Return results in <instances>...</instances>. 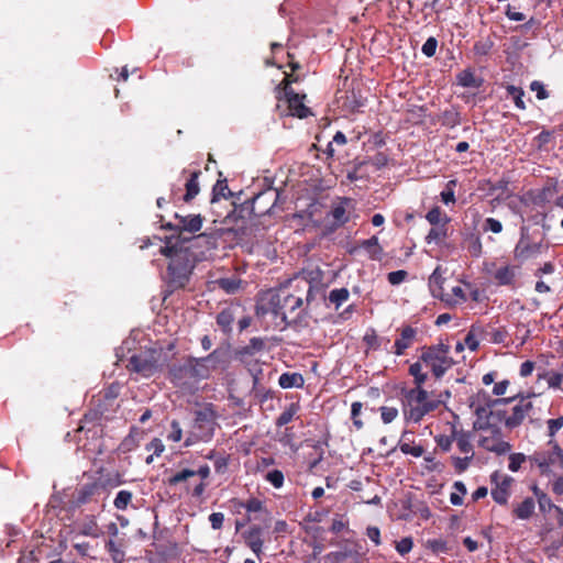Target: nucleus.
Returning <instances> with one entry per match:
<instances>
[{
    "label": "nucleus",
    "instance_id": "nucleus-38",
    "mask_svg": "<svg viewBox=\"0 0 563 563\" xmlns=\"http://www.w3.org/2000/svg\"><path fill=\"white\" fill-rule=\"evenodd\" d=\"M531 490L538 501L539 508L542 512H547L550 510H555L556 505H554L551 500V498L548 496L547 493H544L542 489H540L537 485H532Z\"/></svg>",
    "mask_w": 563,
    "mask_h": 563
},
{
    "label": "nucleus",
    "instance_id": "nucleus-8",
    "mask_svg": "<svg viewBox=\"0 0 563 563\" xmlns=\"http://www.w3.org/2000/svg\"><path fill=\"white\" fill-rule=\"evenodd\" d=\"M529 462L539 470L541 475L551 473L552 467L563 470V448L558 441H548L545 448L529 455Z\"/></svg>",
    "mask_w": 563,
    "mask_h": 563
},
{
    "label": "nucleus",
    "instance_id": "nucleus-42",
    "mask_svg": "<svg viewBox=\"0 0 563 563\" xmlns=\"http://www.w3.org/2000/svg\"><path fill=\"white\" fill-rule=\"evenodd\" d=\"M234 318L235 316L233 310L231 308H225L218 313L217 323L224 332H230Z\"/></svg>",
    "mask_w": 563,
    "mask_h": 563
},
{
    "label": "nucleus",
    "instance_id": "nucleus-24",
    "mask_svg": "<svg viewBox=\"0 0 563 563\" xmlns=\"http://www.w3.org/2000/svg\"><path fill=\"white\" fill-rule=\"evenodd\" d=\"M241 196H242V192L234 195L229 189L228 181L225 178L218 179L217 183L213 185L210 202L216 203L222 198H224V199L232 198V202H231V205L233 207L232 211H238L239 207H240L239 205L242 201Z\"/></svg>",
    "mask_w": 563,
    "mask_h": 563
},
{
    "label": "nucleus",
    "instance_id": "nucleus-32",
    "mask_svg": "<svg viewBox=\"0 0 563 563\" xmlns=\"http://www.w3.org/2000/svg\"><path fill=\"white\" fill-rule=\"evenodd\" d=\"M462 246L472 257H479L483 253V245L477 233H468L465 235Z\"/></svg>",
    "mask_w": 563,
    "mask_h": 563
},
{
    "label": "nucleus",
    "instance_id": "nucleus-14",
    "mask_svg": "<svg viewBox=\"0 0 563 563\" xmlns=\"http://www.w3.org/2000/svg\"><path fill=\"white\" fill-rule=\"evenodd\" d=\"M490 495L495 503L506 506L512 493L515 478L500 471L490 474Z\"/></svg>",
    "mask_w": 563,
    "mask_h": 563
},
{
    "label": "nucleus",
    "instance_id": "nucleus-56",
    "mask_svg": "<svg viewBox=\"0 0 563 563\" xmlns=\"http://www.w3.org/2000/svg\"><path fill=\"white\" fill-rule=\"evenodd\" d=\"M132 500V494L129 490H120L113 501L114 507L120 510L126 509Z\"/></svg>",
    "mask_w": 563,
    "mask_h": 563
},
{
    "label": "nucleus",
    "instance_id": "nucleus-13",
    "mask_svg": "<svg viewBox=\"0 0 563 563\" xmlns=\"http://www.w3.org/2000/svg\"><path fill=\"white\" fill-rule=\"evenodd\" d=\"M549 249V244L543 241L541 236L539 240H533L528 235V228H521V238L518 241L515 250L514 256L520 263H523L528 260L536 258L543 252H547Z\"/></svg>",
    "mask_w": 563,
    "mask_h": 563
},
{
    "label": "nucleus",
    "instance_id": "nucleus-39",
    "mask_svg": "<svg viewBox=\"0 0 563 563\" xmlns=\"http://www.w3.org/2000/svg\"><path fill=\"white\" fill-rule=\"evenodd\" d=\"M196 475L199 476L201 481L192 488L191 495L194 497H200L207 488V483L205 481L210 476V467L207 464L201 465L197 471H195V476Z\"/></svg>",
    "mask_w": 563,
    "mask_h": 563
},
{
    "label": "nucleus",
    "instance_id": "nucleus-59",
    "mask_svg": "<svg viewBox=\"0 0 563 563\" xmlns=\"http://www.w3.org/2000/svg\"><path fill=\"white\" fill-rule=\"evenodd\" d=\"M265 479L269 482L275 488H280L284 485V474L279 470L269 471L265 475Z\"/></svg>",
    "mask_w": 563,
    "mask_h": 563
},
{
    "label": "nucleus",
    "instance_id": "nucleus-31",
    "mask_svg": "<svg viewBox=\"0 0 563 563\" xmlns=\"http://www.w3.org/2000/svg\"><path fill=\"white\" fill-rule=\"evenodd\" d=\"M213 354L208 355L207 357L202 358H195L190 361L189 366L181 368L180 371H184L191 376H198V377H208L209 369L206 366V363L211 358Z\"/></svg>",
    "mask_w": 563,
    "mask_h": 563
},
{
    "label": "nucleus",
    "instance_id": "nucleus-54",
    "mask_svg": "<svg viewBox=\"0 0 563 563\" xmlns=\"http://www.w3.org/2000/svg\"><path fill=\"white\" fill-rule=\"evenodd\" d=\"M264 347H265V342L263 339L252 338L250 340L249 344L243 347L242 352L247 355H253L256 352L264 350Z\"/></svg>",
    "mask_w": 563,
    "mask_h": 563
},
{
    "label": "nucleus",
    "instance_id": "nucleus-19",
    "mask_svg": "<svg viewBox=\"0 0 563 563\" xmlns=\"http://www.w3.org/2000/svg\"><path fill=\"white\" fill-rule=\"evenodd\" d=\"M186 174H188V177L186 178V181L184 184L185 192L181 194V189H178L177 191L173 190L172 197H173L174 202H177L180 200H183L185 202H190L199 194L200 188H199L198 178L201 175V170L196 169V170L189 172L187 169H183L181 175L184 176Z\"/></svg>",
    "mask_w": 563,
    "mask_h": 563
},
{
    "label": "nucleus",
    "instance_id": "nucleus-48",
    "mask_svg": "<svg viewBox=\"0 0 563 563\" xmlns=\"http://www.w3.org/2000/svg\"><path fill=\"white\" fill-rule=\"evenodd\" d=\"M195 476V471L189 468H184L176 472L173 476H170L167 481L169 486H175L179 483L187 482L190 477Z\"/></svg>",
    "mask_w": 563,
    "mask_h": 563
},
{
    "label": "nucleus",
    "instance_id": "nucleus-21",
    "mask_svg": "<svg viewBox=\"0 0 563 563\" xmlns=\"http://www.w3.org/2000/svg\"><path fill=\"white\" fill-rule=\"evenodd\" d=\"M519 275V266L501 264L495 265V269L492 274L494 283L498 286H507L515 288L517 286Z\"/></svg>",
    "mask_w": 563,
    "mask_h": 563
},
{
    "label": "nucleus",
    "instance_id": "nucleus-11",
    "mask_svg": "<svg viewBox=\"0 0 563 563\" xmlns=\"http://www.w3.org/2000/svg\"><path fill=\"white\" fill-rule=\"evenodd\" d=\"M500 406H507V400L505 398H496L485 389H478L471 397V407L474 409L477 418L476 421H494L493 412L498 410Z\"/></svg>",
    "mask_w": 563,
    "mask_h": 563
},
{
    "label": "nucleus",
    "instance_id": "nucleus-9",
    "mask_svg": "<svg viewBox=\"0 0 563 563\" xmlns=\"http://www.w3.org/2000/svg\"><path fill=\"white\" fill-rule=\"evenodd\" d=\"M164 363L165 356L162 351L146 350L132 355L129 358L126 368L143 377H151L162 369Z\"/></svg>",
    "mask_w": 563,
    "mask_h": 563
},
{
    "label": "nucleus",
    "instance_id": "nucleus-64",
    "mask_svg": "<svg viewBox=\"0 0 563 563\" xmlns=\"http://www.w3.org/2000/svg\"><path fill=\"white\" fill-rule=\"evenodd\" d=\"M494 43L492 41H478L474 44V53L479 56L487 55Z\"/></svg>",
    "mask_w": 563,
    "mask_h": 563
},
{
    "label": "nucleus",
    "instance_id": "nucleus-45",
    "mask_svg": "<svg viewBox=\"0 0 563 563\" xmlns=\"http://www.w3.org/2000/svg\"><path fill=\"white\" fill-rule=\"evenodd\" d=\"M506 91H507V96L512 98L515 106L518 109H520V110L526 109V104L523 101L525 91L522 88L516 87L514 85H508L506 87Z\"/></svg>",
    "mask_w": 563,
    "mask_h": 563
},
{
    "label": "nucleus",
    "instance_id": "nucleus-3",
    "mask_svg": "<svg viewBox=\"0 0 563 563\" xmlns=\"http://www.w3.org/2000/svg\"><path fill=\"white\" fill-rule=\"evenodd\" d=\"M163 255L170 258L168 264V274L170 282L176 287H184L188 282L192 269V262L188 249L169 245V243L161 249Z\"/></svg>",
    "mask_w": 563,
    "mask_h": 563
},
{
    "label": "nucleus",
    "instance_id": "nucleus-52",
    "mask_svg": "<svg viewBox=\"0 0 563 563\" xmlns=\"http://www.w3.org/2000/svg\"><path fill=\"white\" fill-rule=\"evenodd\" d=\"M527 460H529V456L523 453H511L508 457V468L511 472H518Z\"/></svg>",
    "mask_w": 563,
    "mask_h": 563
},
{
    "label": "nucleus",
    "instance_id": "nucleus-17",
    "mask_svg": "<svg viewBox=\"0 0 563 563\" xmlns=\"http://www.w3.org/2000/svg\"><path fill=\"white\" fill-rule=\"evenodd\" d=\"M282 300H283V289H280V290L268 289V290L262 291L258 295V298L256 301V314L265 316L267 313H272L275 317L280 318Z\"/></svg>",
    "mask_w": 563,
    "mask_h": 563
},
{
    "label": "nucleus",
    "instance_id": "nucleus-58",
    "mask_svg": "<svg viewBox=\"0 0 563 563\" xmlns=\"http://www.w3.org/2000/svg\"><path fill=\"white\" fill-rule=\"evenodd\" d=\"M347 527H349L347 519H345L343 515H336L332 519L330 531L335 534H339V533H342L344 530H346Z\"/></svg>",
    "mask_w": 563,
    "mask_h": 563
},
{
    "label": "nucleus",
    "instance_id": "nucleus-61",
    "mask_svg": "<svg viewBox=\"0 0 563 563\" xmlns=\"http://www.w3.org/2000/svg\"><path fill=\"white\" fill-rule=\"evenodd\" d=\"M451 460L455 471L457 473H463L467 470L473 457L471 455H465L464 457L452 456Z\"/></svg>",
    "mask_w": 563,
    "mask_h": 563
},
{
    "label": "nucleus",
    "instance_id": "nucleus-36",
    "mask_svg": "<svg viewBox=\"0 0 563 563\" xmlns=\"http://www.w3.org/2000/svg\"><path fill=\"white\" fill-rule=\"evenodd\" d=\"M216 284L227 294H235L241 289L243 280L238 276H231L219 278Z\"/></svg>",
    "mask_w": 563,
    "mask_h": 563
},
{
    "label": "nucleus",
    "instance_id": "nucleus-40",
    "mask_svg": "<svg viewBox=\"0 0 563 563\" xmlns=\"http://www.w3.org/2000/svg\"><path fill=\"white\" fill-rule=\"evenodd\" d=\"M454 435H455L456 445H457L459 450L461 451V453H463L465 455H471L473 457L474 451H473V445L471 442L470 434L465 433L463 431H454Z\"/></svg>",
    "mask_w": 563,
    "mask_h": 563
},
{
    "label": "nucleus",
    "instance_id": "nucleus-57",
    "mask_svg": "<svg viewBox=\"0 0 563 563\" xmlns=\"http://www.w3.org/2000/svg\"><path fill=\"white\" fill-rule=\"evenodd\" d=\"M456 187V180L455 179H452V180H449L445 185V188L444 190L441 191V200L448 205L450 202H454L455 201V197H454V189Z\"/></svg>",
    "mask_w": 563,
    "mask_h": 563
},
{
    "label": "nucleus",
    "instance_id": "nucleus-25",
    "mask_svg": "<svg viewBox=\"0 0 563 563\" xmlns=\"http://www.w3.org/2000/svg\"><path fill=\"white\" fill-rule=\"evenodd\" d=\"M263 529L254 525L243 532L242 537L245 544L252 550V552L261 560L263 555L264 540L262 539Z\"/></svg>",
    "mask_w": 563,
    "mask_h": 563
},
{
    "label": "nucleus",
    "instance_id": "nucleus-12",
    "mask_svg": "<svg viewBox=\"0 0 563 563\" xmlns=\"http://www.w3.org/2000/svg\"><path fill=\"white\" fill-rule=\"evenodd\" d=\"M280 195L277 188L268 187L241 201L238 211H273L278 206Z\"/></svg>",
    "mask_w": 563,
    "mask_h": 563
},
{
    "label": "nucleus",
    "instance_id": "nucleus-47",
    "mask_svg": "<svg viewBox=\"0 0 563 563\" xmlns=\"http://www.w3.org/2000/svg\"><path fill=\"white\" fill-rule=\"evenodd\" d=\"M441 123L448 128H454L461 123L460 114L456 110H445L442 113Z\"/></svg>",
    "mask_w": 563,
    "mask_h": 563
},
{
    "label": "nucleus",
    "instance_id": "nucleus-26",
    "mask_svg": "<svg viewBox=\"0 0 563 563\" xmlns=\"http://www.w3.org/2000/svg\"><path fill=\"white\" fill-rule=\"evenodd\" d=\"M556 184L558 180L549 179L541 189L531 192L533 203L539 207H545L547 205L554 203Z\"/></svg>",
    "mask_w": 563,
    "mask_h": 563
},
{
    "label": "nucleus",
    "instance_id": "nucleus-28",
    "mask_svg": "<svg viewBox=\"0 0 563 563\" xmlns=\"http://www.w3.org/2000/svg\"><path fill=\"white\" fill-rule=\"evenodd\" d=\"M536 512V499L526 497L520 501L511 505V516L519 520H530Z\"/></svg>",
    "mask_w": 563,
    "mask_h": 563
},
{
    "label": "nucleus",
    "instance_id": "nucleus-2",
    "mask_svg": "<svg viewBox=\"0 0 563 563\" xmlns=\"http://www.w3.org/2000/svg\"><path fill=\"white\" fill-rule=\"evenodd\" d=\"M534 394H517L505 398L507 406L494 411V422L501 423L507 430L512 431L525 423L534 411L532 397Z\"/></svg>",
    "mask_w": 563,
    "mask_h": 563
},
{
    "label": "nucleus",
    "instance_id": "nucleus-5",
    "mask_svg": "<svg viewBox=\"0 0 563 563\" xmlns=\"http://www.w3.org/2000/svg\"><path fill=\"white\" fill-rule=\"evenodd\" d=\"M497 422L475 421L474 429L478 431V446L485 451L493 452L497 455H504L511 451V444L504 440L500 428Z\"/></svg>",
    "mask_w": 563,
    "mask_h": 563
},
{
    "label": "nucleus",
    "instance_id": "nucleus-22",
    "mask_svg": "<svg viewBox=\"0 0 563 563\" xmlns=\"http://www.w3.org/2000/svg\"><path fill=\"white\" fill-rule=\"evenodd\" d=\"M285 98L291 117L306 119L313 114L311 109L305 104L306 95L297 93L292 88H289Z\"/></svg>",
    "mask_w": 563,
    "mask_h": 563
},
{
    "label": "nucleus",
    "instance_id": "nucleus-4",
    "mask_svg": "<svg viewBox=\"0 0 563 563\" xmlns=\"http://www.w3.org/2000/svg\"><path fill=\"white\" fill-rule=\"evenodd\" d=\"M217 427V413L212 405H206L195 412L194 423L185 439L184 446L189 448L199 442H208L213 438Z\"/></svg>",
    "mask_w": 563,
    "mask_h": 563
},
{
    "label": "nucleus",
    "instance_id": "nucleus-33",
    "mask_svg": "<svg viewBox=\"0 0 563 563\" xmlns=\"http://www.w3.org/2000/svg\"><path fill=\"white\" fill-rule=\"evenodd\" d=\"M361 247L367 252L371 260L380 261L383 258V247L379 245L377 236L374 235L362 241Z\"/></svg>",
    "mask_w": 563,
    "mask_h": 563
},
{
    "label": "nucleus",
    "instance_id": "nucleus-60",
    "mask_svg": "<svg viewBox=\"0 0 563 563\" xmlns=\"http://www.w3.org/2000/svg\"><path fill=\"white\" fill-rule=\"evenodd\" d=\"M380 417L384 423H390L398 417V409L396 407L382 406L379 408Z\"/></svg>",
    "mask_w": 563,
    "mask_h": 563
},
{
    "label": "nucleus",
    "instance_id": "nucleus-50",
    "mask_svg": "<svg viewBox=\"0 0 563 563\" xmlns=\"http://www.w3.org/2000/svg\"><path fill=\"white\" fill-rule=\"evenodd\" d=\"M238 506L247 512H260L264 509V503L258 498H250L245 501H238Z\"/></svg>",
    "mask_w": 563,
    "mask_h": 563
},
{
    "label": "nucleus",
    "instance_id": "nucleus-41",
    "mask_svg": "<svg viewBox=\"0 0 563 563\" xmlns=\"http://www.w3.org/2000/svg\"><path fill=\"white\" fill-rule=\"evenodd\" d=\"M422 362L419 360L418 362L411 364L409 366V375L413 377V387L423 388V384L427 382L428 375L422 371Z\"/></svg>",
    "mask_w": 563,
    "mask_h": 563
},
{
    "label": "nucleus",
    "instance_id": "nucleus-37",
    "mask_svg": "<svg viewBox=\"0 0 563 563\" xmlns=\"http://www.w3.org/2000/svg\"><path fill=\"white\" fill-rule=\"evenodd\" d=\"M300 410L299 402H291L289 404L285 410L278 416L276 419V426L283 427L292 421L295 418L298 417V412Z\"/></svg>",
    "mask_w": 563,
    "mask_h": 563
},
{
    "label": "nucleus",
    "instance_id": "nucleus-7",
    "mask_svg": "<svg viewBox=\"0 0 563 563\" xmlns=\"http://www.w3.org/2000/svg\"><path fill=\"white\" fill-rule=\"evenodd\" d=\"M420 361L437 378L442 377L454 364L450 356V346L443 343L421 347Z\"/></svg>",
    "mask_w": 563,
    "mask_h": 563
},
{
    "label": "nucleus",
    "instance_id": "nucleus-62",
    "mask_svg": "<svg viewBox=\"0 0 563 563\" xmlns=\"http://www.w3.org/2000/svg\"><path fill=\"white\" fill-rule=\"evenodd\" d=\"M183 439V429L177 420L170 422V431L167 434V440L172 442H179Z\"/></svg>",
    "mask_w": 563,
    "mask_h": 563
},
{
    "label": "nucleus",
    "instance_id": "nucleus-46",
    "mask_svg": "<svg viewBox=\"0 0 563 563\" xmlns=\"http://www.w3.org/2000/svg\"><path fill=\"white\" fill-rule=\"evenodd\" d=\"M350 297V292L346 288H336L332 289L329 294L330 303L334 305L335 309H339L340 306L345 302Z\"/></svg>",
    "mask_w": 563,
    "mask_h": 563
},
{
    "label": "nucleus",
    "instance_id": "nucleus-53",
    "mask_svg": "<svg viewBox=\"0 0 563 563\" xmlns=\"http://www.w3.org/2000/svg\"><path fill=\"white\" fill-rule=\"evenodd\" d=\"M146 450H147V451L153 452V454H152V455H150V456L146 459V463H147V464H150V463H152V461H153V456H154V455H155V456H159V455L164 452L165 446H164V444H163V442H162V440H161V439H158V438H154V439H153V440H152V441L146 445Z\"/></svg>",
    "mask_w": 563,
    "mask_h": 563
},
{
    "label": "nucleus",
    "instance_id": "nucleus-29",
    "mask_svg": "<svg viewBox=\"0 0 563 563\" xmlns=\"http://www.w3.org/2000/svg\"><path fill=\"white\" fill-rule=\"evenodd\" d=\"M496 378H497V372H489L482 377V383L485 386H489L490 384H494V386L492 388V395H494L496 398H506L505 395L507 394L508 388L510 387V380L503 379V380L496 382Z\"/></svg>",
    "mask_w": 563,
    "mask_h": 563
},
{
    "label": "nucleus",
    "instance_id": "nucleus-34",
    "mask_svg": "<svg viewBox=\"0 0 563 563\" xmlns=\"http://www.w3.org/2000/svg\"><path fill=\"white\" fill-rule=\"evenodd\" d=\"M456 81L464 88H479L483 80L477 78L472 69H464L456 75Z\"/></svg>",
    "mask_w": 563,
    "mask_h": 563
},
{
    "label": "nucleus",
    "instance_id": "nucleus-6",
    "mask_svg": "<svg viewBox=\"0 0 563 563\" xmlns=\"http://www.w3.org/2000/svg\"><path fill=\"white\" fill-rule=\"evenodd\" d=\"M345 213H294V220L305 221L303 230L324 236L336 230L343 222Z\"/></svg>",
    "mask_w": 563,
    "mask_h": 563
},
{
    "label": "nucleus",
    "instance_id": "nucleus-23",
    "mask_svg": "<svg viewBox=\"0 0 563 563\" xmlns=\"http://www.w3.org/2000/svg\"><path fill=\"white\" fill-rule=\"evenodd\" d=\"M427 219L432 225L427 238L430 241H443L448 235V223L450 222L446 213H427Z\"/></svg>",
    "mask_w": 563,
    "mask_h": 563
},
{
    "label": "nucleus",
    "instance_id": "nucleus-16",
    "mask_svg": "<svg viewBox=\"0 0 563 563\" xmlns=\"http://www.w3.org/2000/svg\"><path fill=\"white\" fill-rule=\"evenodd\" d=\"M418 341V329L410 324H404L396 329V339L387 353L396 356H402L407 350L412 347Z\"/></svg>",
    "mask_w": 563,
    "mask_h": 563
},
{
    "label": "nucleus",
    "instance_id": "nucleus-44",
    "mask_svg": "<svg viewBox=\"0 0 563 563\" xmlns=\"http://www.w3.org/2000/svg\"><path fill=\"white\" fill-rule=\"evenodd\" d=\"M454 492L450 495V501L454 506H461L463 505L464 496L467 494L466 486L463 482H455L453 484Z\"/></svg>",
    "mask_w": 563,
    "mask_h": 563
},
{
    "label": "nucleus",
    "instance_id": "nucleus-43",
    "mask_svg": "<svg viewBox=\"0 0 563 563\" xmlns=\"http://www.w3.org/2000/svg\"><path fill=\"white\" fill-rule=\"evenodd\" d=\"M547 424V435L549 438L548 441H556L555 435L563 428V416L560 415L555 418L548 419L545 421Z\"/></svg>",
    "mask_w": 563,
    "mask_h": 563
},
{
    "label": "nucleus",
    "instance_id": "nucleus-18",
    "mask_svg": "<svg viewBox=\"0 0 563 563\" xmlns=\"http://www.w3.org/2000/svg\"><path fill=\"white\" fill-rule=\"evenodd\" d=\"M190 218L180 216L179 213H174V221H169L166 224L163 223V217L159 216V223L162 228H168L178 235H180L184 231L195 233L201 228V219L200 214H189Z\"/></svg>",
    "mask_w": 563,
    "mask_h": 563
},
{
    "label": "nucleus",
    "instance_id": "nucleus-55",
    "mask_svg": "<svg viewBox=\"0 0 563 563\" xmlns=\"http://www.w3.org/2000/svg\"><path fill=\"white\" fill-rule=\"evenodd\" d=\"M362 408H363V404L360 401H354L351 405V419H352L353 426L356 428V430H361L364 426L363 421L360 419Z\"/></svg>",
    "mask_w": 563,
    "mask_h": 563
},
{
    "label": "nucleus",
    "instance_id": "nucleus-51",
    "mask_svg": "<svg viewBox=\"0 0 563 563\" xmlns=\"http://www.w3.org/2000/svg\"><path fill=\"white\" fill-rule=\"evenodd\" d=\"M106 549L110 553L113 563H123L124 552L117 545L113 540L107 541Z\"/></svg>",
    "mask_w": 563,
    "mask_h": 563
},
{
    "label": "nucleus",
    "instance_id": "nucleus-10",
    "mask_svg": "<svg viewBox=\"0 0 563 563\" xmlns=\"http://www.w3.org/2000/svg\"><path fill=\"white\" fill-rule=\"evenodd\" d=\"M302 294L295 295L283 289L280 319L286 324L296 322L301 317L303 312V295L308 302L310 300L312 286L308 282H302Z\"/></svg>",
    "mask_w": 563,
    "mask_h": 563
},
{
    "label": "nucleus",
    "instance_id": "nucleus-63",
    "mask_svg": "<svg viewBox=\"0 0 563 563\" xmlns=\"http://www.w3.org/2000/svg\"><path fill=\"white\" fill-rule=\"evenodd\" d=\"M437 47H438V40L433 36L429 37L422 45L421 47V52L427 56V57H432L434 56L435 52H437Z\"/></svg>",
    "mask_w": 563,
    "mask_h": 563
},
{
    "label": "nucleus",
    "instance_id": "nucleus-35",
    "mask_svg": "<svg viewBox=\"0 0 563 563\" xmlns=\"http://www.w3.org/2000/svg\"><path fill=\"white\" fill-rule=\"evenodd\" d=\"M278 384L282 388L303 387L305 379L300 373H284L279 376Z\"/></svg>",
    "mask_w": 563,
    "mask_h": 563
},
{
    "label": "nucleus",
    "instance_id": "nucleus-1",
    "mask_svg": "<svg viewBox=\"0 0 563 563\" xmlns=\"http://www.w3.org/2000/svg\"><path fill=\"white\" fill-rule=\"evenodd\" d=\"M400 401L402 417L407 423H420L442 405V400L434 391L420 387L402 388Z\"/></svg>",
    "mask_w": 563,
    "mask_h": 563
},
{
    "label": "nucleus",
    "instance_id": "nucleus-49",
    "mask_svg": "<svg viewBox=\"0 0 563 563\" xmlns=\"http://www.w3.org/2000/svg\"><path fill=\"white\" fill-rule=\"evenodd\" d=\"M454 431H456L454 428L452 430V434L451 435H446V434H440V435H437L434 438V441L437 443V446L443 451V452H448L451 450L452 448V444L453 442L455 441V435H454Z\"/></svg>",
    "mask_w": 563,
    "mask_h": 563
},
{
    "label": "nucleus",
    "instance_id": "nucleus-27",
    "mask_svg": "<svg viewBox=\"0 0 563 563\" xmlns=\"http://www.w3.org/2000/svg\"><path fill=\"white\" fill-rule=\"evenodd\" d=\"M363 344L365 345V353L376 352L384 349L386 352L390 350V340L385 336H379L374 329H368L363 336Z\"/></svg>",
    "mask_w": 563,
    "mask_h": 563
},
{
    "label": "nucleus",
    "instance_id": "nucleus-30",
    "mask_svg": "<svg viewBox=\"0 0 563 563\" xmlns=\"http://www.w3.org/2000/svg\"><path fill=\"white\" fill-rule=\"evenodd\" d=\"M538 379H544L551 389L563 391V363L556 371H545L539 374Z\"/></svg>",
    "mask_w": 563,
    "mask_h": 563
},
{
    "label": "nucleus",
    "instance_id": "nucleus-20",
    "mask_svg": "<svg viewBox=\"0 0 563 563\" xmlns=\"http://www.w3.org/2000/svg\"><path fill=\"white\" fill-rule=\"evenodd\" d=\"M397 448L405 455H410L412 457L419 459L426 454V448L421 441H416L415 432L405 430L402 431Z\"/></svg>",
    "mask_w": 563,
    "mask_h": 563
},
{
    "label": "nucleus",
    "instance_id": "nucleus-15",
    "mask_svg": "<svg viewBox=\"0 0 563 563\" xmlns=\"http://www.w3.org/2000/svg\"><path fill=\"white\" fill-rule=\"evenodd\" d=\"M466 289H471V284L459 282L457 285L452 287H443L442 285H439L438 289H432V292L446 306L456 307L466 302Z\"/></svg>",
    "mask_w": 563,
    "mask_h": 563
}]
</instances>
